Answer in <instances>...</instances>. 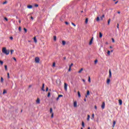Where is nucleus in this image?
I'll return each instance as SVG.
<instances>
[{"label":"nucleus","instance_id":"nucleus-1","mask_svg":"<svg viewBox=\"0 0 129 129\" xmlns=\"http://www.w3.org/2000/svg\"><path fill=\"white\" fill-rule=\"evenodd\" d=\"M3 53L6 55H9L10 53V50H7L6 47H4L2 49Z\"/></svg>","mask_w":129,"mask_h":129},{"label":"nucleus","instance_id":"nucleus-2","mask_svg":"<svg viewBox=\"0 0 129 129\" xmlns=\"http://www.w3.org/2000/svg\"><path fill=\"white\" fill-rule=\"evenodd\" d=\"M64 89H65L66 91H68V84L64 83Z\"/></svg>","mask_w":129,"mask_h":129},{"label":"nucleus","instance_id":"nucleus-3","mask_svg":"<svg viewBox=\"0 0 129 129\" xmlns=\"http://www.w3.org/2000/svg\"><path fill=\"white\" fill-rule=\"evenodd\" d=\"M50 113L51 114V118H53V113L52 112V108H50Z\"/></svg>","mask_w":129,"mask_h":129},{"label":"nucleus","instance_id":"nucleus-4","mask_svg":"<svg viewBox=\"0 0 129 129\" xmlns=\"http://www.w3.org/2000/svg\"><path fill=\"white\" fill-rule=\"evenodd\" d=\"M105 107V103L104 102H103V103H102V105H101L102 109H104Z\"/></svg>","mask_w":129,"mask_h":129},{"label":"nucleus","instance_id":"nucleus-5","mask_svg":"<svg viewBox=\"0 0 129 129\" xmlns=\"http://www.w3.org/2000/svg\"><path fill=\"white\" fill-rule=\"evenodd\" d=\"M44 89H45V84L43 83V84H42V88H41L42 91L43 92H45V90Z\"/></svg>","mask_w":129,"mask_h":129},{"label":"nucleus","instance_id":"nucleus-6","mask_svg":"<svg viewBox=\"0 0 129 129\" xmlns=\"http://www.w3.org/2000/svg\"><path fill=\"white\" fill-rule=\"evenodd\" d=\"M35 61L36 63H39V57H35Z\"/></svg>","mask_w":129,"mask_h":129},{"label":"nucleus","instance_id":"nucleus-7","mask_svg":"<svg viewBox=\"0 0 129 129\" xmlns=\"http://www.w3.org/2000/svg\"><path fill=\"white\" fill-rule=\"evenodd\" d=\"M93 39H94L93 37H92V38L90 41V43H89V45H92Z\"/></svg>","mask_w":129,"mask_h":129},{"label":"nucleus","instance_id":"nucleus-8","mask_svg":"<svg viewBox=\"0 0 129 129\" xmlns=\"http://www.w3.org/2000/svg\"><path fill=\"white\" fill-rule=\"evenodd\" d=\"M109 78L110 79H111V77H112V74H111V70H109Z\"/></svg>","mask_w":129,"mask_h":129},{"label":"nucleus","instance_id":"nucleus-9","mask_svg":"<svg viewBox=\"0 0 129 129\" xmlns=\"http://www.w3.org/2000/svg\"><path fill=\"white\" fill-rule=\"evenodd\" d=\"M77 107V102L76 101L74 102V107Z\"/></svg>","mask_w":129,"mask_h":129},{"label":"nucleus","instance_id":"nucleus-10","mask_svg":"<svg viewBox=\"0 0 129 129\" xmlns=\"http://www.w3.org/2000/svg\"><path fill=\"white\" fill-rule=\"evenodd\" d=\"M36 103L40 104V99L39 98H37V101H36Z\"/></svg>","mask_w":129,"mask_h":129},{"label":"nucleus","instance_id":"nucleus-11","mask_svg":"<svg viewBox=\"0 0 129 129\" xmlns=\"http://www.w3.org/2000/svg\"><path fill=\"white\" fill-rule=\"evenodd\" d=\"M34 41L35 43H37V40L36 39V37H34Z\"/></svg>","mask_w":129,"mask_h":129},{"label":"nucleus","instance_id":"nucleus-12","mask_svg":"<svg viewBox=\"0 0 129 129\" xmlns=\"http://www.w3.org/2000/svg\"><path fill=\"white\" fill-rule=\"evenodd\" d=\"M118 101H119V105H122V100H120V99H119V100H118Z\"/></svg>","mask_w":129,"mask_h":129},{"label":"nucleus","instance_id":"nucleus-13","mask_svg":"<svg viewBox=\"0 0 129 129\" xmlns=\"http://www.w3.org/2000/svg\"><path fill=\"white\" fill-rule=\"evenodd\" d=\"M110 81V80L109 79H107L106 83H107V85L109 84Z\"/></svg>","mask_w":129,"mask_h":129},{"label":"nucleus","instance_id":"nucleus-14","mask_svg":"<svg viewBox=\"0 0 129 129\" xmlns=\"http://www.w3.org/2000/svg\"><path fill=\"white\" fill-rule=\"evenodd\" d=\"M27 8L31 9L33 8V6H32L31 5H29L27 6Z\"/></svg>","mask_w":129,"mask_h":129},{"label":"nucleus","instance_id":"nucleus-15","mask_svg":"<svg viewBox=\"0 0 129 129\" xmlns=\"http://www.w3.org/2000/svg\"><path fill=\"white\" fill-rule=\"evenodd\" d=\"M66 44V41H64V40H62V45H65Z\"/></svg>","mask_w":129,"mask_h":129},{"label":"nucleus","instance_id":"nucleus-16","mask_svg":"<svg viewBox=\"0 0 129 129\" xmlns=\"http://www.w3.org/2000/svg\"><path fill=\"white\" fill-rule=\"evenodd\" d=\"M78 95L79 98H81V94H80V91H78Z\"/></svg>","mask_w":129,"mask_h":129},{"label":"nucleus","instance_id":"nucleus-17","mask_svg":"<svg viewBox=\"0 0 129 129\" xmlns=\"http://www.w3.org/2000/svg\"><path fill=\"white\" fill-rule=\"evenodd\" d=\"M3 82H4V79L3 77H1V83H3Z\"/></svg>","mask_w":129,"mask_h":129},{"label":"nucleus","instance_id":"nucleus-18","mask_svg":"<svg viewBox=\"0 0 129 129\" xmlns=\"http://www.w3.org/2000/svg\"><path fill=\"white\" fill-rule=\"evenodd\" d=\"M83 71V69L82 68L81 70H80V71L78 72L79 74H81V72H82Z\"/></svg>","mask_w":129,"mask_h":129},{"label":"nucleus","instance_id":"nucleus-19","mask_svg":"<svg viewBox=\"0 0 129 129\" xmlns=\"http://www.w3.org/2000/svg\"><path fill=\"white\" fill-rule=\"evenodd\" d=\"M99 34L100 35L99 37L100 38H101L102 37V33H101V32H100V33H99Z\"/></svg>","mask_w":129,"mask_h":129},{"label":"nucleus","instance_id":"nucleus-20","mask_svg":"<svg viewBox=\"0 0 129 129\" xmlns=\"http://www.w3.org/2000/svg\"><path fill=\"white\" fill-rule=\"evenodd\" d=\"M53 40L54 41H56V36H53Z\"/></svg>","mask_w":129,"mask_h":129},{"label":"nucleus","instance_id":"nucleus-21","mask_svg":"<svg viewBox=\"0 0 129 129\" xmlns=\"http://www.w3.org/2000/svg\"><path fill=\"white\" fill-rule=\"evenodd\" d=\"M110 22H111V19H109V20H108V23H107L108 25H109Z\"/></svg>","mask_w":129,"mask_h":129},{"label":"nucleus","instance_id":"nucleus-22","mask_svg":"<svg viewBox=\"0 0 129 129\" xmlns=\"http://www.w3.org/2000/svg\"><path fill=\"white\" fill-rule=\"evenodd\" d=\"M10 52H11V54L12 55L13 53L14 52V50H12L11 49V51H10Z\"/></svg>","mask_w":129,"mask_h":129},{"label":"nucleus","instance_id":"nucleus-23","mask_svg":"<svg viewBox=\"0 0 129 129\" xmlns=\"http://www.w3.org/2000/svg\"><path fill=\"white\" fill-rule=\"evenodd\" d=\"M82 126L83 127H85V124H84V122L83 121H82Z\"/></svg>","mask_w":129,"mask_h":129},{"label":"nucleus","instance_id":"nucleus-24","mask_svg":"<svg viewBox=\"0 0 129 129\" xmlns=\"http://www.w3.org/2000/svg\"><path fill=\"white\" fill-rule=\"evenodd\" d=\"M90 118V115H88L87 120H88V121H89Z\"/></svg>","mask_w":129,"mask_h":129},{"label":"nucleus","instance_id":"nucleus-25","mask_svg":"<svg viewBox=\"0 0 129 129\" xmlns=\"http://www.w3.org/2000/svg\"><path fill=\"white\" fill-rule=\"evenodd\" d=\"M88 19L87 18V19H86V20H85V24H88Z\"/></svg>","mask_w":129,"mask_h":129},{"label":"nucleus","instance_id":"nucleus-26","mask_svg":"<svg viewBox=\"0 0 129 129\" xmlns=\"http://www.w3.org/2000/svg\"><path fill=\"white\" fill-rule=\"evenodd\" d=\"M5 69L6 70V71H8V66H5Z\"/></svg>","mask_w":129,"mask_h":129},{"label":"nucleus","instance_id":"nucleus-27","mask_svg":"<svg viewBox=\"0 0 129 129\" xmlns=\"http://www.w3.org/2000/svg\"><path fill=\"white\" fill-rule=\"evenodd\" d=\"M7 77H8V79H10V74H9V73H7Z\"/></svg>","mask_w":129,"mask_h":129},{"label":"nucleus","instance_id":"nucleus-28","mask_svg":"<svg viewBox=\"0 0 129 129\" xmlns=\"http://www.w3.org/2000/svg\"><path fill=\"white\" fill-rule=\"evenodd\" d=\"M105 17V15H103L102 16V17H101V20H103V18Z\"/></svg>","mask_w":129,"mask_h":129},{"label":"nucleus","instance_id":"nucleus-29","mask_svg":"<svg viewBox=\"0 0 129 129\" xmlns=\"http://www.w3.org/2000/svg\"><path fill=\"white\" fill-rule=\"evenodd\" d=\"M6 93H7V91L6 90H4L3 94H5Z\"/></svg>","mask_w":129,"mask_h":129},{"label":"nucleus","instance_id":"nucleus-30","mask_svg":"<svg viewBox=\"0 0 129 129\" xmlns=\"http://www.w3.org/2000/svg\"><path fill=\"white\" fill-rule=\"evenodd\" d=\"M98 62V60H97V59H95V61H94V63H95V64H96V63Z\"/></svg>","mask_w":129,"mask_h":129},{"label":"nucleus","instance_id":"nucleus-31","mask_svg":"<svg viewBox=\"0 0 129 129\" xmlns=\"http://www.w3.org/2000/svg\"><path fill=\"white\" fill-rule=\"evenodd\" d=\"M88 82H89V83H91V78L90 77H89V78H88Z\"/></svg>","mask_w":129,"mask_h":129},{"label":"nucleus","instance_id":"nucleus-32","mask_svg":"<svg viewBox=\"0 0 129 129\" xmlns=\"http://www.w3.org/2000/svg\"><path fill=\"white\" fill-rule=\"evenodd\" d=\"M87 95L88 96V95H90V91H89V90H88V91H87Z\"/></svg>","mask_w":129,"mask_h":129},{"label":"nucleus","instance_id":"nucleus-33","mask_svg":"<svg viewBox=\"0 0 129 129\" xmlns=\"http://www.w3.org/2000/svg\"><path fill=\"white\" fill-rule=\"evenodd\" d=\"M23 30H24V31H25V33H27V29H26L25 28H24L23 29Z\"/></svg>","mask_w":129,"mask_h":129},{"label":"nucleus","instance_id":"nucleus-34","mask_svg":"<svg viewBox=\"0 0 129 129\" xmlns=\"http://www.w3.org/2000/svg\"><path fill=\"white\" fill-rule=\"evenodd\" d=\"M96 21H100V18H99V17H97V19H96Z\"/></svg>","mask_w":129,"mask_h":129},{"label":"nucleus","instance_id":"nucleus-35","mask_svg":"<svg viewBox=\"0 0 129 129\" xmlns=\"http://www.w3.org/2000/svg\"><path fill=\"white\" fill-rule=\"evenodd\" d=\"M110 52H110V51L108 50V51H107V54L109 55H110Z\"/></svg>","mask_w":129,"mask_h":129},{"label":"nucleus","instance_id":"nucleus-36","mask_svg":"<svg viewBox=\"0 0 129 129\" xmlns=\"http://www.w3.org/2000/svg\"><path fill=\"white\" fill-rule=\"evenodd\" d=\"M52 67H55V62H54L53 63Z\"/></svg>","mask_w":129,"mask_h":129},{"label":"nucleus","instance_id":"nucleus-37","mask_svg":"<svg viewBox=\"0 0 129 129\" xmlns=\"http://www.w3.org/2000/svg\"><path fill=\"white\" fill-rule=\"evenodd\" d=\"M34 6H35V7L37 8L39 7V5L38 4H35Z\"/></svg>","mask_w":129,"mask_h":129},{"label":"nucleus","instance_id":"nucleus-38","mask_svg":"<svg viewBox=\"0 0 129 129\" xmlns=\"http://www.w3.org/2000/svg\"><path fill=\"white\" fill-rule=\"evenodd\" d=\"M72 25H73V26L76 27V25L73 22L72 23Z\"/></svg>","mask_w":129,"mask_h":129},{"label":"nucleus","instance_id":"nucleus-39","mask_svg":"<svg viewBox=\"0 0 129 129\" xmlns=\"http://www.w3.org/2000/svg\"><path fill=\"white\" fill-rule=\"evenodd\" d=\"M50 92H48V95H47V97H50Z\"/></svg>","mask_w":129,"mask_h":129},{"label":"nucleus","instance_id":"nucleus-40","mask_svg":"<svg viewBox=\"0 0 129 129\" xmlns=\"http://www.w3.org/2000/svg\"><path fill=\"white\" fill-rule=\"evenodd\" d=\"M0 63H1V65H3L4 62H3V61L0 60Z\"/></svg>","mask_w":129,"mask_h":129},{"label":"nucleus","instance_id":"nucleus-41","mask_svg":"<svg viewBox=\"0 0 129 129\" xmlns=\"http://www.w3.org/2000/svg\"><path fill=\"white\" fill-rule=\"evenodd\" d=\"M73 65H74L73 63L71 64L70 66V67H69V68H72V67L73 66Z\"/></svg>","mask_w":129,"mask_h":129},{"label":"nucleus","instance_id":"nucleus-42","mask_svg":"<svg viewBox=\"0 0 129 129\" xmlns=\"http://www.w3.org/2000/svg\"><path fill=\"white\" fill-rule=\"evenodd\" d=\"M7 3H8V2H7V1H5V2L3 3V5H6Z\"/></svg>","mask_w":129,"mask_h":129},{"label":"nucleus","instance_id":"nucleus-43","mask_svg":"<svg viewBox=\"0 0 129 129\" xmlns=\"http://www.w3.org/2000/svg\"><path fill=\"white\" fill-rule=\"evenodd\" d=\"M4 20H6V21H8V19L6 17L4 18Z\"/></svg>","mask_w":129,"mask_h":129},{"label":"nucleus","instance_id":"nucleus-44","mask_svg":"<svg viewBox=\"0 0 129 129\" xmlns=\"http://www.w3.org/2000/svg\"><path fill=\"white\" fill-rule=\"evenodd\" d=\"M13 58L14 60H15V61H17V59L15 57H14Z\"/></svg>","mask_w":129,"mask_h":129},{"label":"nucleus","instance_id":"nucleus-45","mask_svg":"<svg viewBox=\"0 0 129 129\" xmlns=\"http://www.w3.org/2000/svg\"><path fill=\"white\" fill-rule=\"evenodd\" d=\"M48 90H49L48 88L47 87L46 89L45 90V91L47 92V91H48Z\"/></svg>","mask_w":129,"mask_h":129},{"label":"nucleus","instance_id":"nucleus-46","mask_svg":"<svg viewBox=\"0 0 129 129\" xmlns=\"http://www.w3.org/2000/svg\"><path fill=\"white\" fill-rule=\"evenodd\" d=\"M10 40H14V38L12 37H10Z\"/></svg>","mask_w":129,"mask_h":129},{"label":"nucleus","instance_id":"nucleus-47","mask_svg":"<svg viewBox=\"0 0 129 129\" xmlns=\"http://www.w3.org/2000/svg\"><path fill=\"white\" fill-rule=\"evenodd\" d=\"M63 97V96L62 95H59V96H58V97L59 98H60V97Z\"/></svg>","mask_w":129,"mask_h":129},{"label":"nucleus","instance_id":"nucleus-48","mask_svg":"<svg viewBox=\"0 0 129 129\" xmlns=\"http://www.w3.org/2000/svg\"><path fill=\"white\" fill-rule=\"evenodd\" d=\"M112 42H113V43H114L115 42V40H114V38H112Z\"/></svg>","mask_w":129,"mask_h":129},{"label":"nucleus","instance_id":"nucleus-49","mask_svg":"<svg viewBox=\"0 0 129 129\" xmlns=\"http://www.w3.org/2000/svg\"><path fill=\"white\" fill-rule=\"evenodd\" d=\"M19 31H21V27H20L19 28Z\"/></svg>","mask_w":129,"mask_h":129},{"label":"nucleus","instance_id":"nucleus-50","mask_svg":"<svg viewBox=\"0 0 129 129\" xmlns=\"http://www.w3.org/2000/svg\"><path fill=\"white\" fill-rule=\"evenodd\" d=\"M117 28L119 29V24H117Z\"/></svg>","mask_w":129,"mask_h":129},{"label":"nucleus","instance_id":"nucleus-51","mask_svg":"<svg viewBox=\"0 0 129 129\" xmlns=\"http://www.w3.org/2000/svg\"><path fill=\"white\" fill-rule=\"evenodd\" d=\"M71 68H69V72H71Z\"/></svg>","mask_w":129,"mask_h":129},{"label":"nucleus","instance_id":"nucleus-52","mask_svg":"<svg viewBox=\"0 0 129 129\" xmlns=\"http://www.w3.org/2000/svg\"><path fill=\"white\" fill-rule=\"evenodd\" d=\"M92 118H94V114H92Z\"/></svg>","mask_w":129,"mask_h":129},{"label":"nucleus","instance_id":"nucleus-53","mask_svg":"<svg viewBox=\"0 0 129 129\" xmlns=\"http://www.w3.org/2000/svg\"><path fill=\"white\" fill-rule=\"evenodd\" d=\"M115 123H116L115 121H113V124L115 125Z\"/></svg>","mask_w":129,"mask_h":129},{"label":"nucleus","instance_id":"nucleus-54","mask_svg":"<svg viewBox=\"0 0 129 129\" xmlns=\"http://www.w3.org/2000/svg\"><path fill=\"white\" fill-rule=\"evenodd\" d=\"M65 24H66V25H69V23H68V22H65Z\"/></svg>","mask_w":129,"mask_h":129},{"label":"nucleus","instance_id":"nucleus-55","mask_svg":"<svg viewBox=\"0 0 129 129\" xmlns=\"http://www.w3.org/2000/svg\"><path fill=\"white\" fill-rule=\"evenodd\" d=\"M97 106H95V110H97Z\"/></svg>","mask_w":129,"mask_h":129},{"label":"nucleus","instance_id":"nucleus-56","mask_svg":"<svg viewBox=\"0 0 129 129\" xmlns=\"http://www.w3.org/2000/svg\"><path fill=\"white\" fill-rule=\"evenodd\" d=\"M59 97H58L57 98H56V100H57V101L59 100Z\"/></svg>","mask_w":129,"mask_h":129},{"label":"nucleus","instance_id":"nucleus-57","mask_svg":"<svg viewBox=\"0 0 129 129\" xmlns=\"http://www.w3.org/2000/svg\"><path fill=\"white\" fill-rule=\"evenodd\" d=\"M82 81H83V82H84V83L85 82V80L84 79H83V80H82Z\"/></svg>","mask_w":129,"mask_h":129},{"label":"nucleus","instance_id":"nucleus-58","mask_svg":"<svg viewBox=\"0 0 129 129\" xmlns=\"http://www.w3.org/2000/svg\"><path fill=\"white\" fill-rule=\"evenodd\" d=\"M31 19L32 20H33V19H34V18H33V17H31Z\"/></svg>","mask_w":129,"mask_h":129},{"label":"nucleus","instance_id":"nucleus-59","mask_svg":"<svg viewBox=\"0 0 129 129\" xmlns=\"http://www.w3.org/2000/svg\"><path fill=\"white\" fill-rule=\"evenodd\" d=\"M118 3V1H116L115 3V4H117Z\"/></svg>","mask_w":129,"mask_h":129},{"label":"nucleus","instance_id":"nucleus-60","mask_svg":"<svg viewBox=\"0 0 129 129\" xmlns=\"http://www.w3.org/2000/svg\"><path fill=\"white\" fill-rule=\"evenodd\" d=\"M110 52L112 53L113 52V50H111Z\"/></svg>","mask_w":129,"mask_h":129},{"label":"nucleus","instance_id":"nucleus-61","mask_svg":"<svg viewBox=\"0 0 129 129\" xmlns=\"http://www.w3.org/2000/svg\"><path fill=\"white\" fill-rule=\"evenodd\" d=\"M115 125V124H113V125H112L113 127H114Z\"/></svg>","mask_w":129,"mask_h":129},{"label":"nucleus","instance_id":"nucleus-62","mask_svg":"<svg viewBox=\"0 0 129 129\" xmlns=\"http://www.w3.org/2000/svg\"><path fill=\"white\" fill-rule=\"evenodd\" d=\"M66 57H63V59H64V60H66Z\"/></svg>","mask_w":129,"mask_h":129},{"label":"nucleus","instance_id":"nucleus-63","mask_svg":"<svg viewBox=\"0 0 129 129\" xmlns=\"http://www.w3.org/2000/svg\"><path fill=\"white\" fill-rule=\"evenodd\" d=\"M118 14H120V11H118Z\"/></svg>","mask_w":129,"mask_h":129},{"label":"nucleus","instance_id":"nucleus-64","mask_svg":"<svg viewBox=\"0 0 129 129\" xmlns=\"http://www.w3.org/2000/svg\"><path fill=\"white\" fill-rule=\"evenodd\" d=\"M110 49H112V47L111 46H110Z\"/></svg>","mask_w":129,"mask_h":129}]
</instances>
